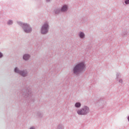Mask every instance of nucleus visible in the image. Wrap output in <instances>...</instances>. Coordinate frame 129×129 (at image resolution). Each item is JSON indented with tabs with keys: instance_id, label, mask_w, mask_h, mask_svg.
Returning a JSON list of instances; mask_svg holds the SVG:
<instances>
[{
	"instance_id": "nucleus-1",
	"label": "nucleus",
	"mask_w": 129,
	"mask_h": 129,
	"mask_svg": "<svg viewBox=\"0 0 129 129\" xmlns=\"http://www.w3.org/2000/svg\"><path fill=\"white\" fill-rule=\"evenodd\" d=\"M84 69H85V64H84V62H80L77 64L74 68V73H75V74H78V73L82 72Z\"/></svg>"
},
{
	"instance_id": "nucleus-9",
	"label": "nucleus",
	"mask_w": 129,
	"mask_h": 129,
	"mask_svg": "<svg viewBox=\"0 0 129 129\" xmlns=\"http://www.w3.org/2000/svg\"><path fill=\"white\" fill-rule=\"evenodd\" d=\"M85 35H84V33H82V32H81L80 33V38H84Z\"/></svg>"
},
{
	"instance_id": "nucleus-3",
	"label": "nucleus",
	"mask_w": 129,
	"mask_h": 129,
	"mask_svg": "<svg viewBox=\"0 0 129 129\" xmlns=\"http://www.w3.org/2000/svg\"><path fill=\"white\" fill-rule=\"evenodd\" d=\"M48 32V24H45L43 25L42 28L41 29V33L42 34H46Z\"/></svg>"
},
{
	"instance_id": "nucleus-7",
	"label": "nucleus",
	"mask_w": 129,
	"mask_h": 129,
	"mask_svg": "<svg viewBox=\"0 0 129 129\" xmlns=\"http://www.w3.org/2000/svg\"><path fill=\"white\" fill-rule=\"evenodd\" d=\"M67 11V6H63L61 8V12H66Z\"/></svg>"
},
{
	"instance_id": "nucleus-10",
	"label": "nucleus",
	"mask_w": 129,
	"mask_h": 129,
	"mask_svg": "<svg viewBox=\"0 0 129 129\" xmlns=\"http://www.w3.org/2000/svg\"><path fill=\"white\" fill-rule=\"evenodd\" d=\"M12 24H13V21H9L8 22V25H12Z\"/></svg>"
},
{
	"instance_id": "nucleus-4",
	"label": "nucleus",
	"mask_w": 129,
	"mask_h": 129,
	"mask_svg": "<svg viewBox=\"0 0 129 129\" xmlns=\"http://www.w3.org/2000/svg\"><path fill=\"white\" fill-rule=\"evenodd\" d=\"M23 29L25 33H30L32 31V29L27 24H23Z\"/></svg>"
},
{
	"instance_id": "nucleus-2",
	"label": "nucleus",
	"mask_w": 129,
	"mask_h": 129,
	"mask_svg": "<svg viewBox=\"0 0 129 129\" xmlns=\"http://www.w3.org/2000/svg\"><path fill=\"white\" fill-rule=\"evenodd\" d=\"M89 109L87 107H85L84 108L78 110L77 113L79 115L86 114L88 112Z\"/></svg>"
},
{
	"instance_id": "nucleus-11",
	"label": "nucleus",
	"mask_w": 129,
	"mask_h": 129,
	"mask_svg": "<svg viewBox=\"0 0 129 129\" xmlns=\"http://www.w3.org/2000/svg\"><path fill=\"white\" fill-rule=\"evenodd\" d=\"M125 3L126 4V5H128L129 4V0H126L125 1Z\"/></svg>"
},
{
	"instance_id": "nucleus-13",
	"label": "nucleus",
	"mask_w": 129,
	"mask_h": 129,
	"mask_svg": "<svg viewBox=\"0 0 129 129\" xmlns=\"http://www.w3.org/2000/svg\"><path fill=\"white\" fill-rule=\"evenodd\" d=\"M30 129H34V127H31Z\"/></svg>"
},
{
	"instance_id": "nucleus-12",
	"label": "nucleus",
	"mask_w": 129,
	"mask_h": 129,
	"mask_svg": "<svg viewBox=\"0 0 129 129\" xmlns=\"http://www.w3.org/2000/svg\"><path fill=\"white\" fill-rule=\"evenodd\" d=\"M3 57V54L0 52V58H2Z\"/></svg>"
},
{
	"instance_id": "nucleus-14",
	"label": "nucleus",
	"mask_w": 129,
	"mask_h": 129,
	"mask_svg": "<svg viewBox=\"0 0 129 129\" xmlns=\"http://www.w3.org/2000/svg\"><path fill=\"white\" fill-rule=\"evenodd\" d=\"M119 82H122V80H120Z\"/></svg>"
},
{
	"instance_id": "nucleus-6",
	"label": "nucleus",
	"mask_w": 129,
	"mask_h": 129,
	"mask_svg": "<svg viewBox=\"0 0 129 129\" xmlns=\"http://www.w3.org/2000/svg\"><path fill=\"white\" fill-rule=\"evenodd\" d=\"M29 58H30V55L29 54H25L23 56L24 60H29Z\"/></svg>"
},
{
	"instance_id": "nucleus-5",
	"label": "nucleus",
	"mask_w": 129,
	"mask_h": 129,
	"mask_svg": "<svg viewBox=\"0 0 129 129\" xmlns=\"http://www.w3.org/2000/svg\"><path fill=\"white\" fill-rule=\"evenodd\" d=\"M15 72L16 73H19L20 75H22V76H23V77H25V76H27V73H26L25 72L23 71H20L18 68H15Z\"/></svg>"
},
{
	"instance_id": "nucleus-8",
	"label": "nucleus",
	"mask_w": 129,
	"mask_h": 129,
	"mask_svg": "<svg viewBox=\"0 0 129 129\" xmlns=\"http://www.w3.org/2000/svg\"><path fill=\"white\" fill-rule=\"evenodd\" d=\"M75 106L76 107H80L81 106V103H80V102H77L76 103Z\"/></svg>"
}]
</instances>
